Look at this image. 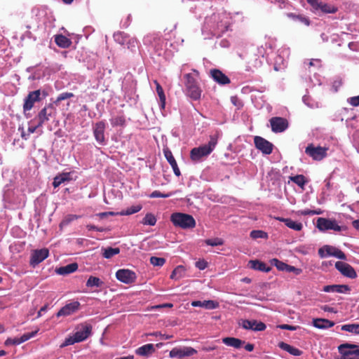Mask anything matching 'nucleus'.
I'll use <instances>...</instances> for the list:
<instances>
[{"mask_svg": "<svg viewBox=\"0 0 359 359\" xmlns=\"http://www.w3.org/2000/svg\"><path fill=\"white\" fill-rule=\"evenodd\" d=\"M231 24V14L224 10L219 11L205 17L202 34L205 39H210L211 36L221 37L228 31Z\"/></svg>", "mask_w": 359, "mask_h": 359, "instance_id": "f257e3e1", "label": "nucleus"}, {"mask_svg": "<svg viewBox=\"0 0 359 359\" xmlns=\"http://www.w3.org/2000/svg\"><path fill=\"white\" fill-rule=\"evenodd\" d=\"M219 137V132L216 131L214 135L210 136V140L207 144L192 149L190 152L191 159L194 161H198L201 158L209 155L217 145Z\"/></svg>", "mask_w": 359, "mask_h": 359, "instance_id": "f03ea898", "label": "nucleus"}, {"mask_svg": "<svg viewBox=\"0 0 359 359\" xmlns=\"http://www.w3.org/2000/svg\"><path fill=\"white\" fill-rule=\"evenodd\" d=\"M170 221L175 227L182 229H193L196 226L195 219L187 213L174 212L170 215Z\"/></svg>", "mask_w": 359, "mask_h": 359, "instance_id": "7ed1b4c3", "label": "nucleus"}, {"mask_svg": "<svg viewBox=\"0 0 359 359\" xmlns=\"http://www.w3.org/2000/svg\"><path fill=\"white\" fill-rule=\"evenodd\" d=\"M340 357L337 359H359V345L344 343L338 346Z\"/></svg>", "mask_w": 359, "mask_h": 359, "instance_id": "20e7f679", "label": "nucleus"}, {"mask_svg": "<svg viewBox=\"0 0 359 359\" xmlns=\"http://www.w3.org/2000/svg\"><path fill=\"white\" fill-rule=\"evenodd\" d=\"M317 227L320 231L333 230L334 231L340 232L346 231V226H340L334 219H330L323 217H319L317 219Z\"/></svg>", "mask_w": 359, "mask_h": 359, "instance_id": "39448f33", "label": "nucleus"}, {"mask_svg": "<svg viewBox=\"0 0 359 359\" xmlns=\"http://www.w3.org/2000/svg\"><path fill=\"white\" fill-rule=\"evenodd\" d=\"M185 83L187 95L194 100H199L201 95V90L197 84L195 79L190 74H186Z\"/></svg>", "mask_w": 359, "mask_h": 359, "instance_id": "423d86ee", "label": "nucleus"}, {"mask_svg": "<svg viewBox=\"0 0 359 359\" xmlns=\"http://www.w3.org/2000/svg\"><path fill=\"white\" fill-rule=\"evenodd\" d=\"M318 255L321 258L333 256L339 259L346 260V255L340 249L331 245H324L318 250Z\"/></svg>", "mask_w": 359, "mask_h": 359, "instance_id": "0eeeda50", "label": "nucleus"}, {"mask_svg": "<svg viewBox=\"0 0 359 359\" xmlns=\"http://www.w3.org/2000/svg\"><path fill=\"white\" fill-rule=\"evenodd\" d=\"M327 149L326 147H314L313 144H310L306 147L305 153L314 161H321L326 157Z\"/></svg>", "mask_w": 359, "mask_h": 359, "instance_id": "6e6552de", "label": "nucleus"}, {"mask_svg": "<svg viewBox=\"0 0 359 359\" xmlns=\"http://www.w3.org/2000/svg\"><path fill=\"white\" fill-rule=\"evenodd\" d=\"M106 129V123L104 121H100L93 126V132L95 140L100 144H106L104 131Z\"/></svg>", "mask_w": 359, "mask_h": 359, "instance_id": "1a4fd4ad", "label": "nucleus"}, {"mask_svg": "<svg viewBox=\"0 0 359 359\" xmlns=\"http://www.w3.org/2000/svg\"><path fill=\"white\" fill-rule=\"evenodd\" d=\"M197 353V351L190 346L175 347L169 353L171 358H177L182 359L184 357L191 356Z\"/></svg>", "mask_w": 359, "mask_h": 359, "instance_id": "9d476101", "label": "nucleus"}, {"mask_svg": "<svg viewBox=\"0 0 359 359\" xmlns=\"http://www.w3.org/2000/svg\"><path fill=\"white\" fill-rule=\"evenodd\" d=\"M48 255L49 250L47 248L34 250L31 254L29 264L34 267L46 259Z\"/></svg>", "mask_w": 359, "mask_h": 359, "instance_id": "9b49d317", "label": "nucleus"}, {"mask_svg": "<svg viewBox=\"0 0 359 359\" xmlns=\"http://www.w3.org/2000/svg\"><path fill=\"white\" fill-rule=\"evenodd\" d=\"M41 93L40 90H36L29 93L27 96L25 98L23 104L24 112L30 111L33 108L34 103L41 100Z\"/></svg>", "mask_w": 359, "mask_h": 359, "instance_id": "f8f14e48", "label": "nucleus"}, {"mask_svg": "<svg viewBox=\"0 0 359 359\" xmlns=\"http://www.w3.org/2000/svg\"><path fill=\"white\" fill-rule=\"evenodd\" d=\"M269 121L272 131L276 133L285 131L289 126L287 120L283 117H272Z\"/></svg>", "mask_w": 359, "mask_h": 359, "instance_id": "ddd939ff", "label": "nucleus"}, {"mask_svg": "<svg viewBox=\"0 0 359 359\" xmlns=\"http://www.w3.org/2000/svg\"><path fill=\"white\" fill-rule=\"evenodd\" d=\"M116 278L126 284H130L135 281L137 276L135 272L129 269H119L116 273Z\"/></svg>", "mask_w": 359, "mask_h": 359, "instance_id": "4468645a", "label": "nucleus"}, {"mask_svg": "<svg viewBox=\"0 0 359 359\" xmlns=\"http://www.w3.org/2000/svg\"><path fill=\"white\" fill-rule=\"evenodd\" d=\"M254 143L256 148L260 150L264 154H270L273 151V144L266 140V139L255 136L254 138Z\"/></svg>", "mask_w": 359, "mask_h": 359, "instance_id": "2eb2a0df", "label": "nucleus"}, {"mask_svg": "<svg viewBox=\"0 0 359 359\" xmlns=\"http://www.w3.org/2000/svg\"><path fill=\"white\" fill-rule=\"evenodd\" d=\"M335 268L346 277L349 278H355L357 277V273L353 267L346 262H337L335 263Z\"/></svg>", "mask_w": 359, "mask_h": 359, "instance_id": "dca6fc26", "label": "nucleus"}, {"mask_svg": "<svg viewBox=\"0 0 359 359\" xmlns=\"http://www.w3.org/2000/svg\"><path fill=\"white\" fill-rule=\"evenodd\" d=\"M55 112V109L52 104L43 107L38 114L36 118L38 120V126H42L45 122L49 121L50 117Z\"/></svg>", "mask_w": 359, "mask_h": 359, "instance_id": "f3484780", "label": "nucleus"}, {"mask_svg": "<svg viewBox=\"0 0 359 359\" xmlns=\"http://www.w3.org/2000/svg\"><path fill=\"white\" fill-rule=\"evenodd\" d=\"M114 39L118 45H134L138 41L135 37H132L123 32H117L114 34Z\"/></svg>", "mask_w": 359, "mask_h": 359, "instance_id": "a211bd4d", "label": "nucleus"}, {"mask_svg": "<svg viewBox=\"0 0 359 359\" xmlns=\"http://www.w3.org/2000/svg\"><path fill=\"white\" fill-rule=\"evenodd\" d=\"M241 325L245 330H252L253 331H264L266 328L264 323L256 320H243Z\"/></svg>", "mask_w": 359, "mask_h": 359, "instance_id": "6ab92c4d", "label": "nucleus"}, {"mask_svg": "<svg viewBox=\"0 0 359 359\" xmlns=\"http://www.w3.org/2000/svg\"><path fill=\"white\" fill-rule=\"evenodd\" d=\"M80 308V303L77 301L69 303L62 307L56 313L57 317L68 316L76 313Z\"/></svg>", "mask_w": 359, "mask_h": 359, "instance_id": "aec40b11", "label": "nucleus"}, {"mask_svg": "<svg viewBox=\"0 0 359 359\" xmlns=\"http://www.w3.org/2000/svg\"><path fill=\"white\" fill-rule=\"evenodd\" d=\"M80 330L74 333V337L78 342L86 340L92 333V326L88 324H81Z\"/></svg>", "mask_w": 359, "mask_h": 359, "instance_id": "412c9836", "label": "nucleus"}, {"mask_svg": "<svg viewBox=\"0 0 359 359\" xmlns=\"http://www.w3.org/2000/svg\"><path fill=\"white\" fill-rule=\"evenodd\" d=\"M144 45H168V42H164L163 39L161 38L159 33H149L147 34L143 39Z\"/></svg>", "mask_w": 359, "mask_h": 359, "instance_id": "4be33fe9", "label": "nucleus"}, {"mask_svg": "<svg viewBox=\"0 0 359 359\" xmlns=\"http://www.w3.org/2000/svg\"><path fill=\"white\" fill-rule=\"evenodd\" d=\"M191 305L194 307H203L208 310L215 309L219 306V302L214 300L193 301Z\"/></svg>", "mask_w": 359, "mask_h": 359, "instance_id": "5701e85b", "label": "nucleus"}, {"mask_svg": "<svg viewBox=\"0 0 359 359\" xmlns=\"http://www.w3.org/2000/svg\"><path fill=\"white\" fill-rule=\"evenodd\" d=\"M210 74L212 79L221 85L229 84L231 82L230 79L219 69H212Z\"/></svg>", "mask_w": 359, "mask_h": 359, "instance_id": "b1692460", "label": "nucleus"}, {"mask_svg": "<svg viewBox=\"0 0 359 359\" xmlns=\"http://www.w3.org/2000/svg\"><path fill=\"white\" fill-rule=\"evenodd\" d=\"M163 153H164V156L166 158L167 161L171 165L175 175H177V177L180 176V175H181L180 170L177 166V162H176L171 151H170L168 149H163Z\"/></svg>", "mask_w": 359, "mask_h": 359, "instance_id": "393cba45", "label": "nucleus"}, {"mask_svg": "<svg viewBox=\"0 0 359 359\" xmlns=\"http://www.w3.org/2000/svg\"><path fill=\"white\" fill-rule=\"evenodd\" d=\"M72 180L71 172H62L57 175L53 182V186L56 188L58 187L61 184L66 182H69Z\"/></svg>", "mask_w": 359, "mask_h": 359, "instance_id": "a878e982", "label": "nucleus"}, {"mask_svg": "<svg viewBox=\"0 0 359 359\" xmlns=\"http://www.w3.org/2000/svg\"><path fill=\"white\" fill-rule=\"evenodd\" d=\"M323 290L325 292L344 293L348 292L350 287L346 285H325Z\"/></svg>", "mask_w": 359, "mask_h": 359, "instance_id": "bb28decb", "label": "nucleus"}, {"mask_svg": "<svg viewBox=\"0 0 359 359\" xmlns=\"http://www.w3.org/2000/svg\"><path fill=\"white\" fill-rule=\"evenodd\" d=\"M222 342L225 345L235 348H240L242 346L245 344V341L236 337H224L222 339Z\"/></svg>", "mask_w": 359, "mask_h": 359, "instance_id": "cd10ccee", "label": "nucleus"}, {"mask_svg": "<svg viewBox=\"0 0 359 359\" xmlns=\"http://www.w3.org/2000/svg\"><path fill=\"white\" fill-rule=\"evenodd\" d=\"M278 347L283 351L288 352L290 354L294 356H299L302 355L303 352L285 342L280 341L278 343Z\"/></svg>", "mask_w": 359, "mask_h": 359, "instance_id": "c85d7f7f", "label": "nucleus"}, {"mask_svg": "<svg viewBox=\"0 0 359 359\" xmlns=\"http://www.w3.org/2000/svg\"><path fill=\"white\" fill-rule=\"evenodd\" d=\"M155 352V348L154 344H147L145 345H143L138 348L136 349L135 353L138 355L141 356H149L151 353Z\"/></svg>", "mask_w": 359, "mask_h": 359, "instance_id": "c756f323", "label": "nucleus"}, {"mask_svg": "<svg viewBox=\"0 0 359 359\" xmlns=\"http://www.w3.org/2000/svg\"><path fill=\"white\" fill-rule=\"evenodd\" d=\"M313 325L318 329H326L333 327L334 323L325 318H316L313 319Z\"/></svg>", "mask_w": 359, "mask_h": 359, "instance_id": "7c9ffc66", "label": "nucleus"}, {"mask_svg": "<svg viewBox=\"0 0 359 359\" xmlns=\"http://www.w3.org/2000/svg\"><path fill=\"white\" fill-rule=\"evenodd\" d=\"M249 265L251 269L263 272H269L271 269L270 266L259 260H251L249 262Z\"/></svg>", "mask_w": 359, "mask_h": 359, "instance_id": "2f4dec72", "label": "nucleus"}, {"mask_svg": "<svg viewBox=\"0 0 359 359\" xmlns=\"http://www.w3.org/2000/svg\"><path fill=\"white\" fill-rule=\"evenodd\" d=\"M78 269V264L76 263H72L64 266H61L56 269V272L60 275L70 274Z\"/></svg>", "mask_w": 359, "mask_h": 359, "instance_id": "473e14b6", "label": "nucleus"}, {"mask_svg": "<svg viewBox=\"0 0 359 359\" xmlns=\"http://www.w3.org/2000/svg\"><path fill=\"white\" fill-rule=\"evenodd\" d=\"M53 37L56 45H72V39L68 38L67 33L64 32L62 34H55Z\"/></svg>", "mask_w": 359, "mask_h": 359, "instance_id": "72a5a7b5", "label": "nucleus"}, {"mask_svg": "<svg viewBox=\"0 0 359 359\" xmlns=\"http://www.w3.org/2000/svg\"><path fill=\"white\" fill-rule=\"evenodd\" d=\"M154 83L156 85V90L159 97L161 109H164L165 106V100H166L165 95L164 93V90H163L162 86L160 85V83L156 80H155L154 81Z\"/></svg>", "mask_w": 359, "mask_h": 359, "instance_id": "f704fd0d", "label": "nucleus"}, {"mask_svg": "<svg viewBox=\"0 0 359 359\" xmlns=\"http://www.w3.org/2000/svg\"><path fill=\"white\" fill-rule=\"evenodd\" d=\"M185 269L183 266H177L172 272L170 275L171 279L178 280L182 278L185 275Z\"/></svg>", "mask_w": 359, "mask_h": 359, "instance_id": "c9c22d12", "label": "nucleus"}, {"mask_svg": "<svg viewBox=\"0 0 359 359\" xmlns=\"http://www.w3.org/2000/svg\"><path fill=\"white\" fill-rule=\"evenodd\" d=\"M318 11H321L324 13H335L337 8L329 4L320 2Z\"/></svg>", "mask_w": 359, "mask_h": 359, "instance_id": "e433bc0d", "label": "nucleus"}, {"mask_svg": "<svg viewBox=\"0 0 359 359\" xmlns=\"http://www.w3.org/2000/svg\"><path fill=\"white\" fill-rule=\"evenodd\" d=\"M103 281H102L99 278L90 276L86 282V286L88 287H100L103 285Z\"/></svg>", "mask_w": 359, "mask_h": 359, "instance_id": "4c0bfd02", "label": "nucleus"}, {"mask_svg": "<svg viewBox=\"0 0 359 359\" xmlns=\"http://www.w3.org/2000/svg\"><path fill=\"white\" fill-rule=\"evenodd\" d=\"M341 330L359 334V323L344 325L341 326Z\"/></svg>", "mask_w": 359, "mask_h": 359, "instance_id": "58836bf2", "label": "nucleus"}, {"mask_svg": "<svg viewBox=\"0 0 359 359\" xmlns=\"http://www.w3.org/2000/svg\"><path fill=\"white\" fill-rule=\"evenodd\" d=\"M102 255L106 259H110L113 256L118 255L120 252V249L118 248H113L111 247H109L107 248L103 249Z\"/></svg>", "mask_w": 359, "mask_h": 359, "instance_id": "ea45409f", "label": "nucleus"}, {"mask_svg": "<svg viewBox=\"0 0 359 359\" xmlns=\"http://www.w3.org/2000/svg\"><path fill=\"white\" fill-rule=\"evenodd\" d=\"M290 180L297 184L301 188H304V185L307 182L305 177L303 175H297L290 177Z\"/></svg>", "mask_w": 359, "mask_h": 359, "instance_id": "a19ab883", "label": "nucleus"}, {"mask_svg": "<svg viewBox=\"0 0 359 359\" xmlns=\"http://www.w3.org/2000/svg\"><path fill=\"white\" fill-rule=\"evenodd\" d=\"M142 208V206L140 204L133 205L130 208H128L126 210L120 212V215H130L138 212L139 211L141 210Z\"/></svg>", "mask_w": 359, "mask_h": 359, "instance_id": "79ce46f5", "label": "nucleus"}, {"mask_svg": "<svg viewBox=\"0 0 359 359\" xmlns=\"http://www.w3.org/2000/svg\"><path fill=\"white\" fill-rule=\"evenodd\" d=\"M285 224L290 229H292L295 231H301L302 229V224L300 222H297L293 221L292 219L288 218L285 220Z\"/></svg>", "mask_w": 359, "mask_h": 359, "instance_id": "37998d69", "label": "nucleus"}, {"mask_svg": "<svg viewBox=\"0 0 359 359\" xmlns=\"http://www.w3.org/2000/svg\"><path fill=\"white\" fill-rule=\"evenodd\" d=\"M156 223V218L152 213L146 214L142 221V224L144 225L154 226Z\"/></svg>", "mask_w": 359, "mask_h": 359, "instance_id": "c03bdc74", "label": "nucleus"}, {"mask_svg": "<svg viewBox=\"0 0 359 359\" xmlns=\"http://www.w3.org/2000/svg\"><path fill=\"white\" fill-rule=\"evenodd\" d=\"M287 15L292 20H294L295 21H299V22L303 23L307 26H309L310 25L309 19L303 15H296L294 13H289Z\"/></svg>", "mask_w": 359, "mask_h": 359, "instance_id": "a18cd8bd", "label": "nucleus"}, {"mask_svg": "<svg viewBox=\"0 0 359 359\" xmlns=\"http://www.w3.org/2000/svg\"><path fill=\"white\" fill-rule=\"evenodd\" d=\"M112 126H123L126 123L124 116H117L110 119Z\"/></svg>", "mask_w": 359, "mask_h": 359, "instance_id": "49530a36", "label": "nucleus"}, {"mask_svg": "<svg viewBox=\"0 0 359 359\" xmlns=\"http://www.w3.org/2000/svg\"><path fill=\"white\" fill-rule=\"evenodd\" d=\"M271 264L282 271H286L288 265L276 258L271 260Z\"/></svg>", "mask_w": 359, "mask_h": 359, "instance_id": "de8ad7c7", "label": "nucleus"}, {"mask_svg": "<svg viewBox=\"0 0 359 359\" xmlns=\"http://www.w3.org/2000/svg\"><path fill=\"white\" fill-rule=\"evenodd\" d=\"M74 95L72 93L65 92L60 94L56 98L54 103L57 105L61 101L73 97Z\"/></svg>", "mask_w": 359, "mask_h": 359, "instance_id": "09e8293b", "label": "nucleus"}, {"mask_svg": "<svg viewBox=\"0 0 359 359\" xmlns=\"http://www.w3.org/2000/svg\"><path fill=\"white\" fill-rule=\"evenodd\" d=\"M62 31H64L65 33H67L68 38H71L72 40V43H78L80 39L83 37L82 35L76 34L74 33H69L67 32L64 27L61 28Z\"/></svg>", "mask_w": 359, "mask_h": 359, "instance_id": "8fccbe9b", "label": "nucleus"}, {"mask_svg": "<svg viewBox=\"0 0 359 359\" xmlns=\"http://www.w3.org/2000/svg\"><path fill=\"white\" fill-rule=\"evenodd\" d=\"M250 236L252 238H266L268 235L266 232L261 230H253L250 232Z\"/></svg>", "mask_w": 359, "mask_h": 359, "instance_id": "3c124183", "label": "nucleus"}, {"mask_svg": "<svg viewBox=\"0 0 359 359\" xmlns=\"http://www.w3.org/2000/svg\"><path fill=\"white\" fill-rule=\"evenodd\" d=\"M150 263L155 266H162L165 263V259L163 257H151Z\"/></svg>", "mask_w": 359, "mask_h": 359, "instance_id": "603ef678", "label": "nucleus"}, {"mask_svg": "<svg viewBox=\"0 0 359 359\" xmlns=\"http://www.w3.org/2000/svg\"><path fill=\"white\" fill-rule=\"evenodd\" d=\"M79 217V216L76 215H67L64 219L61 222L60 226L62 227L63 226H67L68 225L70 222H72V221L78 219Z\"/></svg>", "mask_w": 359, "mask_h": 359, "instance_id": "864d4df0", "label": "nucleus"}, {"mask_svg": "<svg viewBox=\"0 0 359 359\" xmlns=\"http://www.w3.org/2000/svg\"><path fill=\"white\" fill-rule=\"evenodd\" d=\"M205 243L208 245L210 246H217V245H222L224 244V241L222 238H215L212 239H207L205 241Z\"/></svg>", "mask_w": 359, "mask_h": 359, "instance_id": "5fc2aeb1", "label": "nucleus"}, {"mask_svg": "<svg viewBox=\"0 0 359 359\" xmlns=\"http://www.w3.org/2000/svg\"><path fill=\"white\" fill-rule=\"evenodd\" d=\"M75 343H79L74 335L72 337H69L65 339V341L60 346V348H64L69 345H72Z\"/></svg>", "mask_w": 359, "mask_h": 359, "instance_id": "6e6d98bb", "label": "nucleus"}, {"mask_svg": "<svg viewBox=\"0 0 359 359\" xmlns=\"http://www.w3.org/2000/svg\"><path fill=\"white\" fill-rule=\"evenodd\" d=\"M21 42L25 43H33L35 39H32L31 33L29 32H27L25 34H23L20 36Z\"/></svg>", "mask_w": 359, "mask_h": 359, "instance_id": "4d7b16f0", "label": "nucleus"}, {"mask_svg": "<svg viewBox=\"0 0 359 359\" xmlns=\"http://www.w3.org/2000/svg\"><path fill=\"white\" fill-rule=\"evenodd\" d=\"M37 332H38V330H36V331H34L32 332L24 334L19 338L20 344L29 340V339H31L33 337H34Z\"/></svg>", "mask_w": 359, "mask_h": 359, "instance_id": "13d9d810", "label": "nucleus"}, {"mask_svg": "<svg viewBox=\"0 0 359 359\" xmlns=\"http://www.w3.org/2000/svg\"><path fill=\"white\" fill-rule=\"evenodd\" d=\"M37 332H38V330H36V331H34L32 332L24 334L19 338L20 344L29 340V339H31L33 337H34Z\"/></svg>", "mask_w": 359, "mask_h": 359, "instance_id": "bf43d9fd", "label": "nucleus"}, {"mask_svg": "<svg viewBox=\"0 0 359 359\" xmlns=\"http://www.w3.org/2000/svg\"><path fill=\"white\" fill-rule=\"evenodd\" d=\"M172 196L171 193L162 194L159 191H154L149 196L150 198H168Z\"/></svg>", "mask_w": 359, "mask_h": 359, "instance_id": "052dcab7", "label": "nucleus"}, {"mask_svg": "<svg viewBox=\"0 0 359 359\" xmlns=\"http://www.w3.org/2000/svg\"><path fill=\"white\" fill-rule=\"evenodd\" d=\"M286 271L290 273L292 272L295 275H299L302 273V269L299 268H296L293 266L287 265Z\"/></svg>", "mask_w": 359, "mask_h": 359, "instance_id": "680f3d73", "label": "nucleus"}, {"mask_svg": "<svg viewBox=\"0 0 359 359\" xmlns=\"http://www.w3.org/2000/svg\"><path fill=\"white\" fill-rule=\"evenodd\" d=\"M306 1H307L308 4H309L311 6L314 12L318 11V7L320 4V1H319V0H306Z\"/></svg>", "mask_w": 359, "mask_h": 359, "instance_id": "e2e57ef3", "label": "nucleus"}, {"mask_svg": "<svg viewBox=\"0 0 359 359\" xmlns=\"http://www.w3.org/2000/svg\"><path fill=\"white\" fill-rule=\"evenodd\" d=\"M301 214L303 215H320V214H321V211L320 210H311L306 209V210H302Z\"/></svg>", "mask_w": 359, "mask_h": 359, "instance_id": "0e129e2a", "label": "nucleus"}, {"mask_svg": "<svg viewBox=\"0 0 359 359\" xmlns=\"http://www.w3.org/2000/svg\"><path fill=\"white\" fill-rule=\"evenodd\" d=\"M278 327L280 328L281 330H291V331H294V330H297V327L290 325H287V324L280 325L278 326Z\"/></svg>", "mask_w": 359, "mask_h": 359, "instance_id": "69168bd1", "label": "nucleus"}, {"mask_svg": "<svg viewBox=\"0 0 359 359\" xmlns=\"http://www.w3.org/2000/svg\"><path fill=\"white\" fill-rule=\"evenodd\" d=\"M208 266V264L205 261L203 260V261H198V262H196V266L200 269V270H203L205 269Z\"/></svg>", "mask_w": 359, "mask_h": 359, "instance_id": "338daca9", "label": "nucleus"}, {"mask_svg": "<svg viewBox=\"0 0 359 359\" xmlns=\"http://www.w3.org/2000/svg\"><path fill=\"white\" fill-rule=\"evenodd\" d=\"M349 103L353 107L359 106V95L351 97Z\"/></svg>", "mask_w": 359, "mask_h": 359, "instance_id": "774afa93", "label": "nucleus"}]
</instances>
